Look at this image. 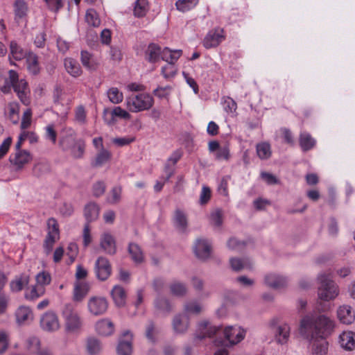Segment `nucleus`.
I'll use <instances>...</instances> for the list:
<instances>
[{"instance_id": "obj_1", "label": "nucleus", "mask_w": 355, "mask_h": 355, "mask_svg": "<svg viewBox=\"0 0 355 355\" xmlns=\"http://www.w3.org/2000/svg\"><path fill=\"white\" fill-rule=\"evenodd\" d=\"M336 328V322L325 314H307L300 321L299 333L312 344L313 355H327L329 343L325 339Z\"/></svg>"}, {"instance_id": "obj_2", "label": "nucleus", "mask_w": 355, "mask_h": 355, "mask_svg": "<svg viewBox=\"0 0 355 355\" xmlns=\"http://www.w3.org/2000/svg\"><path fill=\"white\" fill-rule=\"evenodd\" d=\"M12 88L24 105L31 103L28 83L25 79H19L17 72L11 69L8 71V76L0 74V92L8 94Z\"/></svg>"}, {"instance_id": "obj_3", "label": "nucleus", "mask_w": 355, "mask_h": 355, "mask_svg": "<svg viewBox=\"0 0 355 355\" xmlns=\"http://www.w3.org/2000/svg\"><path fill=\"white\" fill-rule=\"evenodd\" d=\"M318 297L323 302H329L335 300L340 293L338 285L332 279L330 274L325 272L318 275Z\"/></svg>"}, {"instance_id": "obj_4", "label": "nucleus", "mask_w": 355, "mask_h": 355, "mask_svg": "<svg viewBox=\"0 0 355 355\" xmlns=\"http://www.w3.org/2000/svg\"><path fill=\"white\" fill-rule=\"evenodd\" d=\"M125 105L131 112L137 113L150 110L154 105L153 96L148 92H139L128 96Z\"/></svg>"}, {"instance_id": "obj_5", "label": "nucleus", "mask_w": 355, "mask_h": 355, "mask_svg": "<svg viewBox=\"0 0 355 355\" xmlns=\"http://www.w3.org/2000/svg\"><path fill=\"white\" fill-rule=\"evenodd\" d=\"M65 319V327L67 331L71 333L78 332L82 327V320L78 313L74 310L73 305L67 304L62 311Z\"/></svg>"}, {"instance_id": "obj_6", "label": "nucleus", "mask_w": 355, "mask_h": 355, "mask_svg": "<svg viewBox=\"0 0 355 355\" xmlns=\"http://www.w3.org/2000/svg\"><path fill=\"white\" fill-rule=\"evenodd\" d=\"M109 308L108 300L102 296H92L87 302V309L89 313L94 316L105 314Z\"/></svg>"}, {"instance_id": "obj_7", "label": "nucleus", "mask_w": 355, "mask_h": 355, "mask_svg": "<svg viewBox=\"0 0 355 355\" xmlns=\"http://www.w3.org/2000/svg\"><path fill=\"white\" fill-rule=\"evenodd\" d=\"M223 334L228 345L233 346L245 338L246 330L239 325L227 326L224 329Z\"/></svg>"}, {"instance_id": "obj_8", "label": "nucleus", "mask_w": 355, "mask_h": 355, "mask_svg": "<svg viewBox=\"0 0 355 355\" xmlns=\"http://www.w3.org/2000/svg\"><path fill=\"white\" fill-rule=\"evenodd\" d=\"M29 8L25 0H15L13 3L14 21L17 26H26Z\"/></svg>"}, {"instance_id": "obj_9", "label": "nucleus", "mask_w": 355, "mask_h": 355, "mask_svg": "<svg viewBox=\"0 0 355 355\" xmlns=\"http://www.w3.org/2000/svg\"><path fill=\"white\" fill-rule=\"evenodd\" d=\"M225 40L224 31L220 28L209 31L205 35L202 44L206 49L218 46Z\"/></svg>"}, {"instance_id": "obj_10", "label": "nucleus", "mask_w": 355, "mask_h": 355, "mask_svg": "<svg viewBox=\"0 0 355 355\" xmlns=\"http://www.w3.org/2000/svg\"><path fill=\"white\" fill-rule=\"evenodd\" d=\"M76 131L69 127L63 128L61 131V137L59 141V144L61 148L66 151L69 150L70 148H72L78 140L76 138Z\"/></svg>"}, {"instance_id": "obj_11", "label": "nucleus", "mask_w": 355, "mask_h": 355, "mask_svg": "<svg viewBox=\"0 0 355 355\" xmlns=\"http://www.w3.org/2000/svg\"><path fill=\"white\" fill-rule=\"evenodd\" d=\"M132 334L128 331H124L121 335L117 346L118 355H131L132 353Z\"/></svg>"}, {"instance_id": "obj_12", "label": "nucleus", "mask_w": 355, "mask_h": 355, "mask_svg": "<svg viewBox=\"0 0 355 355\" xmlns=\"http://www.w3.org/2000/svg\"><path fill=\"white\" fill-rule=\"evenodd\" d=\"M95 272L99 280L105 281L107 279L111 273L109 259L103 257H99L95 263Z\"/></svg>"}, {"instance_id": "obj_13", "label": "nucleus", "mask_w": 355, "mask_h": 355, "mask_svg": "<svg viewBox=\"0 0 355 355\" xmlns=\"http://www.w3.org/2000/svg\"><path fill=\"white\" fill-rule=\"evenodd\" d=\"M31 159V153L26 150H18L10 157V162L15 170L22 169Z\"/></svg>"}, {"instance_id": "obj_14", "label": "nucleus", "mask_w": 355, "mask_h": 355, "mask_svg": "<svg viewBox=\"0 0 355 355\" xmlns=\"http://www.w3.org/2000/svg\"><path fill=\"white\" fill-rule=\"evenodd\" d=\"M336 315L340 323L351 324L355 321V311L349 304H343L338 307Z\"/></svg>"}, {"instance_id": "obj_15", "label": "nucleus", "mask_w": 355, "mask_h": 355, "mask_svg": "<svg viewBox=\"0 0 355 355\" xmlns=\"http://www.w3.org/2000/svg\"><path fill=\"white\" fill-rule=\"evenodd\" d=\"M193 250L198 259L206 260L211 256V245L207 239H198L195 243Z\"/></svg>"}, {"instance_id": "obj_16", "label": "nucleus", "mask_w": 355, "mask_h": 355, "mask_svg": "<svg viewBox=\"0 0 355 355\" xmlns=\"http://www.w3.org/2000/svg\"><path fill=\"white\" fill-rule=\"evenodd\" d=\"M40 326L46 331H55L60 328L58 316L53 312H46L41 318Z\"/></svg>"}, {"instance_id": "obj_17", "label": "nucleus", "mask_w": 355, "mask_h": 355, "mask_svg": "<svg viewBox=\"0 0 355 355\" xmlns=\"http://www.w3.org/2000/svg\"><path fill=\"white\" fill-rule=\"evenodd\" d=\"M291 336V326L287 322L277 325L274 330L275 341L280 345L288 343Z\"/></svg>"}, {"instance_id": "obj_18", "label": "nucleus", "mask_w": 355, "mask_h": 355, "mask_svg": "<svg viewBox=\"0 0 355 355\" xmlns=\"http://www.w3.org/2000/svg\"><path fill=\"white\" fill-rule=\"evenodd\" d=\"M27 349L36 355H54L51 348L41 347L40 340L36 337H31L27 340Z\"/></svg>"}, {"instance_id": "obj_19", "label": "nucleus", "mask_w": 355, "mask_h": 355, "mask_svg": "<svg viewBox=\"0 0 355 355\" xmlns=\"http://www.w3.org/2000/svg\"><path fill=\"white\" fill-rule=\"evenodd\" d=\"M340 347L345 350L352 351L355 349V332L343 331L338 337Z\"/></svg>"}, {"instance_id": "obj_20", "label": "nucleus", "mask_w": 355, "mask_h": 355, "mask_svg": "<svg viewBox=\"0 0 355 355\" xmlns=\"http://www.w3.org/2000/svg\"><path fill=\"white\" fill-rule=\"evenodd\" d=\"M16 321L19 325L29 323L33 320V313L30 307L20 306L15 311Z\"/></svg>"}, {"instance_id": "obj_21", "label": "nucleus", "mask_w": 355, "mask_h": 355, "mask_svg": "<svg viewBox=\"0 0 355 355\" xmlns=\"http://www.w3.org/2000/svg\"><path fill=\"white\" fill-rule=\"evenodd\" d=\"M264 282L271 288L279 289L286 286L287 279L282 275L270 273L265 276Z\"/></svg>"}, {"instance_id": "obj_22", "label": "nucleus", "mask_w": 355, "mask_h": 355, "mask_svg": "<svg viewBox=\"0 0 355 355\" xmlns=\"http://www.w3.org/2000/svg\"><path fill=\"white\" fill-rule=\"evenodd\" d=\"M30 281L28 275L23 273L16 276L10 282V288L12 293H18L21 291L25 286L28 285Z\"/></svg>"}, {"instance_id": "obj_23", "label": "nucleus", "mask_w": 355, "mask_h": 355, "mask_svg": "<svg viewBox=\"0 0 355 355\" xmlns=\"http://www.w3.org/2000/svg\"><path fill=\"white\" fill-rule=\"evenodd\" d=\"M182 156V153L180 150L174 151L168 158L165 164V172L166 178L165 181H168L174 173L173 167Z\"/></svg>"}, {"instance_id": "obj_24", "label": "nucleus", "mask_w": 355, "mask_h": 355, "mask_svg": "<svg viewBox=\"0 0 355 355\" xmlns=\"http://www.w3.org/2000/svg\"><path fill=\"white\" fill-rule=\"evenodd\" d=\"M173 327L177 334H184L189 328V317L187 314H178L173 320Z\"/></svg>"}, {"instance_id": "obj_25", "label": "nucleus", "mask_w": 355, "mask_h": 355, "mask_svg": "<svg viewBox=\"0 0 355 355\" xmlns=\"http://www.w3.org/2000/svg\"><path fill=\"white\" fill-rule=\"evenodd\" d=\"M218 330L219 327L211 325L207 321H203L198 324V331L200 333L196 336V338H211L216 334Z\"/></svg>"}, {"instance_id": "obj_26", "label": "nucleus", "mask_w": 355, "mask_h": 355, "mask_svg": "<svg viewBox=\"0 0 355 355\" xmlns=\"http://www.w3.org/2000/svg\"><path fill=\"white\" fill-rule=\"evenodd\" d=\"M162 49L154 43H151L148 46L145 52V58L149 62L155 63L162 59Z\"/></svg>"}, {"instance_id": "obj_27", "label": "nucleus", "mask_w": 355, "mask_h": 355, "mask_svg": "<svg viewBox=\"0 0 355 355\" xmlns=\"http://www.w3.org/2000/svg\"><path fill=\"white\" fill-rule=\"evenodd\" d=\"M90 289L88 282H76L74 285L73 299L76 302H80L87 295Z\"/></svg>"}, {"instance_id": "obj_28", "label": "nucleus", "mask_w": 355, "mask_h": 355, "mask_svg": "<svg viewBox=\"0 0 355 355\" xmlns=\"http://www.w3.org/2000/svg\"><path fill=\"white\" fill-rule=\"evenodd\" d=\"M150 9L148 0H136L134 3L133 14L138 18L144 17L146 15Z\"/></svg>"}, {"instance_id": "obj_29", "label": "nucleus", "mask_w": 355, "mask_h": 355, "mask_svg": "<svg viewBox=\"0 0 355 355\" xmlns=\"http://www.w3.org/2000/svg\"><path fill=\"white\" fill-rule=\"evenodd\" d=\"M27 69L32 75H37L40 72L38 57L33 52H29L26 56Z\"/></svg>"}, {"instance_id": "obj_30", "label": "nucleus", "mask_w": 355, "mask_h": 355, "mask_svg": "<svg viewBox=\"0 0 355 355\" xmlns=\"http://www.w3.org/2000/svg\"><path fill=\"white\" fill-rule=\"evenodd\" d=\"M99 207L96 203H88L84 210V215L87 220L86 223L89 224V223L96 220L99 216Z\"/></svg>"}, {"instance_id": "obj_31", "label": "nucleus", "mask_w": 355, "mask_h": 355, "mask_svg": "<svg viewBox=\"0 0 355 355\" xmlns=\"http://www.w3.org/2000/svg\"><path fill=\"white\" fill-rule=\"evenodd\" d=\"M60 89L57 88L55 91L54 94V104L55 108L59 112L58 114H59L62 119H67L69 112L70 110V107L68 103L64 105L63 103L60 101Z\"/></svg>"}, {"instance_id": "obj_32", "label": "nucleus", "mask_w": 355, "mask_h": 355, "mask_svg": "<svg viewBox=\"0 0 355 355\" xmlns=\"http://www.w3.org/2000/svg\"><path fill=\"white\" fill-rule=\"evenodd\" d=\"M182 54V50H171L168 47H166L162 49V60L169 64L176 63Z\"/></svg>"}, {"instance_id": "obj_33", "label": "nucleus", "mask_w": 355, "mask_h": 355, "mask_svg": "<svg viewBox=\"0 0 355 355\" xmlns=\"http://www.w3.org/2000/svg\"><path fill=\"white\" fill-rule=\"evenodd\" d=\"M95 329L98 334L108 336L111 334V320L103 318L98 320L95 324Z\"/></svg>"}, {"instance_id": "obj_34", "label": "nucleus", "mask_w": 355, "mask_h": 355, "mask_svg": "<svg viewBox=\"0 0 355 355\" xmlns=\"http://www.w3.org/2000/svg\"><path fill=\"white\" fill-rule=\"evenodd\" d=\"M45 293V288L35 284L30 288H27L24 293V297L27 300L34 301Z\"/></svg>"}, {"instance_id": "obj_35", "label": "nucleus", "mask_w": 355, "mask_h": 355, "mask_svg": "<svg viewBox=\"0 0 355 355\" xmlns=\"http://www.w3.org/2000/svg\"><path fill=\"white\" fill-rule=\"evenodd\" d=\"M299 141L300 145L304 151L311 150L316 144L315 139L306 132H302L300 133Z\"/></svg>"}, {"instance_id": "obj_36", "label": "nucleus", "mask_w": 355, "mask_h": 355, "mask_svg": "<svg viewBox=\"0 0 355 355\" xmlns=\"http://www.w3.org/2000/svg\"><path fill=\"white\" fill-rule=\"evenodd\" d=\"M112 299L114 300L116 306L120 307L125 305L126 293L123 288L115 286L112 288Z\"/></svg>"}, {"instance_id": "obj_37", "label": "nucleus", "mask_w": 355, "mask_h": 355, "mask_svg": "<svg viewBox=\"0 0 355 355\" xmlns=\"http://www.w3.org/2000/svg\"><path fill=\"white\" fill-rule=\"evenodd\" d=\"M86 350L89 355H98L101 350L100 341L94 337H89L86 340Z\"/></svg>"}, {"instance_id": "obj_38", "label": "nucleus", "mask_w": 355, "mask_h": 355, "mask_svg": "<svg viewBox=\"0 0 355 355\" xmlns=\"http://www.w3.org/2000/svg\"><path fill=\"white\" fill-rule=\"evenodd\" d=\"M64 67L67 71L73 77H78L81 74V69L79 64L71 58L64 60Z\"/></svg>"}, {"instance_id": "obj_39", "label": "nucleus", "mask_w": 355, "mask_h": 355, "mask_svg": "<svg viewBox=\"0 0 355 355\" xmlns=\"http://www.w3.org/2000/svg\"><path fill=\"white\" fill-rule=\"evenodd\" d=\"M81 62L89 70H95L98 64L94 56L87 51H81Z\"/></svg>"}, {"instance_id": "obj_40", "label": "nucleus", "mask_w": 355, "mask_h": 355, "mask_svg": "<svg viewBox=\"0 0 355 355\" xmlns=\"http://www.w3.org/2000/svg\"><path fill=\"white\" fill-rule=\"evenodd\" d=\"M178 73V68L175 63H166L161 68V74L166 80H171Z\"/></svg>"}, {"instance_id": "obj_41", "label": "nucleus", "mask_w": 355, "mask_h": 355, "mask_svg": "<svg viewBox=\"0 0 355 355\" xmlns=\"http://www.w3.org/2000/svg\"><path fill=\"white\" fill-rule=\"evenodd\" d=\"M174 225L180 231H184L187 227V218L184 212L178 209L173 217Z\"/></svg>"}, {"instance_id": "obj_42", "label": "nucleus", "mask_w": 355, "mask_h": 355, "mask_svg": "<svg viewBox=\"0 0 355 355\" xmlns=\"http://www.w3.org/2000/svg\"><path fill=\"white\" fill-rule=\"evenodd\" d=\"M232 268L235 271H239L243 269H250L252 263L248 259L232 258L230 261Z\"/></svg>"}, {"instance_id": "obj_43", "label": "nucleus", "mask_w": 355, "mask_h": 355, "mask_svg": "<svg viewBox=\"0 0 355 355\" xmlns=\"http://www.w3.org/2000/svg\"><path fill=\"white\" fill-rule=\"evenodd\" d=\"M128 252L132 259L137 263H141L144 260V254L140 247L136 243H130L128 248Z\"/></svg>"}, {"instance_id": "obj_44", "label": "nucleus", "mask_w": 355, "mask_h": 355, "mask_svg": "<svg viewBox=\"0 0 355 355\" xmlns=\"http://www.w3.org/2000/svg\"><path fill=\"white\" fill-rule=\"evenodd\" d=\"M258 157L261 159H267L270 157L272 151L270 145L267 142H261L256 146Z\"/></svg>"}, {"instance_id": "obj_45", "label": "nucleus", "mask_w": 355, "mask_h": 355, "mask_svg": "<svg viewBox=\"0 0 355 355\" xmlns=\"http://www.w3.org/2000/svg\"><path fill=\"white\" fill-rule=\"evenodd\" d=\"M10 54L16 60H21L24 58H26L28 53L17 44L15 41H12L10 44Z\"/></svg>"}, {"instance_id": "obj_46", "label": "nucleus", "mask_w": 355, "mask_h": 355, "mask_svg": "<svg viewBox=\"0 0 355 355\" xmlns=\"http://www.w3.org/2000/svg\"><path fill=\"white\" fill-rule=\"evenodd\" d=\"M74 121L80 125L87 123V112L83 105H80L74 110Z\"/></svg>"}, {"instance_id": "obj_47", "label": "nucleus", "mask_w": 355, "mask_h": 355, "mask_svg": "<svg viewBox=\"0 0 355 355\" xmlns=\"http://www.w3.org/2000/svg\"><path fill=\"white\" fill-rule=\"evenodd\" d=\"M202 304L196 301L192 300L187 302L184 306V314H198L202 311Z\"/></svg>"}, {"instance_id": "obj_48", "label": "nucleus", "mask_w": 355, "mask_h": 355, "mask_svg": "<svg viewBox=\"0 0 355 355\" xmlns=\"http://www.w3.org/2000/svg\"><path fill=\"white\" fill-rule=\"evenodd\" d=\"M198 1L199 0H178L175 3V6L180 12H185L195 8Z\"/></svg>"}, {"instance_id": "obj_49", "label": "nucleus", "mask_w": 355, "mask_h": 355, "mask_svg": "<svg viewBox=\"0 0 355 355\" xmlns=\"http://www.w3.org/2000/svg\"><path fill=\"white\" fill-rule=\"evenodd\" d=\"M8 116L11 121L16 124L19 119V105L17 102H11L8 105Z\"/></svg>"}, {"instance_id": "obj_50", "label": "nucleus", "mask_w": 355, "mask_h": 355, "mask_svg": "<svg viewBox=\"0 0 355 355\" xmlns=\"http://www.w3.org/2000/svg\"><path fill=\"white\" fill-rule=\"evenodd\" d=\"M85 21L88 25L97 27L100 25L101 21L96 11L93 8L87 10L85 14Z\"/></svg>"}, {"instance_id": "obj_51", "label": "nucleus", "mask_w": 355, "mask_h": 355, "mask_svg": "<svg viewBox=\"0 0 355 355\" xmlns=\"http://www.w3.org/2000/svg\"><path fill=\"white\" fill-rule=\"evenodd\" d=\"M171 293L175 296H183L187 292V286L180 282H174L170 285Z\"/></svg>"}, {"instance_id": "obj_52", "label": "nucleus", "mask_w": 355, "mask_h": 355, "mask_svg": "<svg viewBox=\"0 0 355 355\" xmlns=\"http://www.w3.org/2000/svg\"><path fill=\"white\" fill-rule=\"evenodd\" d=\"M114 117L128 121L131 119V114L126 110L119 106H116L112 107V123H114Z\"/></svg>"}, {"instance_id": "obj_53", "label": "nucleus", "mask_w": 355, "mask_h": 355, "mask_svg": "<svg viewBox=\"0 0 355 355\" xmlns=\"http://www.w3.org/2000/svg\"><path fill=\"white\" fill-rule=\"evenodd\" d=\"M223 103L225 111L232 116L235 115L237 109V105L234 100L230 97L227 96L223 98Z\"/></svg>"}, {"instance_id": "obj_54", "label": "nucleus", "mask_w": 355, "mask_h": 355, "mask_svg": "<svg viewBox=\"0 0 355 355\" xmlns=\"http://www.w3.org/2000/svg\"><path fill=\"white\" fill-rule=\"evenodd\" d=\"M100 249L107 253L111 251V234L104 232L100 238Z\"/></svg>"}, {"instance_id": "obj_55", "label": "nucleus", "mask_w": 355, "mask_h": 355, "mask_svg": "<svg viewBox=\"0 0 355 355\" xmlns=\"http://www.w3.org/2000/svg\"><path fill=\"white\" fill-rule=\"evenodd\" d=\"M85 146L84 141L78 139V141L72 148H70L69 150H70L71 155L74 158H80L83 155Z\"/></svg>"}, {"instance_id": "obj_56", "label": "nucleus", "mask_w": 355, "mask_h": 355, "mask_svg": "<svg viewBox=\"0 0 355 355\" xmlns=\"http://www.w3.org/2000/svg\"><path fill=\"white\" fill-rule=\"evenodd\" d=\"M59 237L60 236L58 235H54L50 233H47V235L44 243V248L47 254H49L51 252L54 243L57 240L59 239Z\"/></svg>"}, {"instance_id": "obj_57", "label": "nucleus", "mask_w": 355, "mask_h": 355, "mask_svg": "<svg viewBox=\"0 0 355 355\" xmlns=\"http://www.w3.org/2000/svg\"><path fill=\"white\" fill-rule=\"evenodd\" d=\"M93 241L91 233V228L89 224L85 223L83 230V245L84 248H87Z\"/></svg>"}, {"instance_id": "obj_58", "label": "nucleus", "mask_w": 355, "mask_h": 355, "mask_svg": "<svg viewBox=\"0 0 355 355\" xmlns=\"http://www.w3.org/2000/svg\"><path fill=\"white\" fill-rule=\"evenodd\" d=\"M32 122V110L31 108L26 109L22 116L21 122V130H26L28 129Z\"/></svg>"}, {"instance_id": "obj_59", "label": "nucleus", "mask_w": 355, "mask_h": 355, "mask_svg": "<svg viewBox=\"0 0 355 355\" xmlns=\"http://www.w3.org/2000/svg\"><path fill=\"white\" fill-rule=\"evenodd\" d=\"M37 284L44 287L51 283V277L49 272L42 271L39 272L35 277Z\"/></svg>"}, {"instance_id": "obj_60", "label": "nucleus", "mask_w": 355, "mask_h": 355, "mask_svg": "<svg viewBox=\"0 0 355 355\" xmlns=\"http://www.w3.org/2000/svg\"><path fill=\"white\" fill-rule=\"evenodd\" d=\"M110 154L108 151L102 150L96 156L95 160L92 162V166L98 167L102 166L109 159Z\"/></svg>"}, {"instance_id": "obj_61", "label": "nucleus", "mask_w": 355, "mask_h": 355, "mask_svg": "<svg viewBox=\"0 0 355 355\" xmlns=\"http://www.w3.org/2000/svg\"><path fill=\"white\" fill-rule=\"evenodd\" d=\"M78 252V248L76 244L70 243L67 247V256L69 257L68 264H71L76 259Z\"/></svg>"}, {"instance_id": "obj_62", "label": "nucleus", "mask_w": 355, "mask_h": 355, "mask_svg": "<svg viewBox=\"0 0 355 355\" xmlns=\"http://www.w3.org/2000/svg\"><path fill=\"white\" fill-rule=\"evenodd\" d=\"M171 91V87L169 85L165 87H157L153 90V94L159 98H166L169 96Z\"/></svg>"}, {"instance_id": "obj_63", "label": "nucleus", "mask_w": 355, "mask_h": 355, "mask_svg": "<svg viewBox=\"0 0 355 355\" xmlns=\"http://www.w3.org/2000/svg\"><path fill=\"white\" fill-rule=\"evenodd\" d=\"M222 216L223 214L220 209L214 210L210 215L211 223L213 225L219 227L223 223Z\"/></svg>"}, {"instance_id": "obj_64", "label": "nucleus", "mask_w": 355, "mask_h": 355, "mask_svg": "<svg viewBox=\"0 0 355 355\" xmlns=\"http://www.w3.org/2000/svg\"><path fill=\"white\" fill-rule=\"evenodd\" d=\"M155 307L163 311H169L171 309L170 304L168 302L162 297H157L155 302Z\"/></svg>"}]
</instances>
